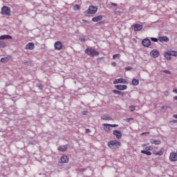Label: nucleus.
<instances>
[{"label": "nucleus", "instance_id": "nucleus-37", "mask_svg": "<svg viewBox=\"0 0 177 177\" xmlns=\"http://www.w3.org/2000/svg\"><path fill=\"white\" fill-rule=\"evenodd\" d=\"M125 70L126 71H131V70H132V67H126Z\"/></svg>", "mask_w": 177, "mask_h": 177}, {"label": "nucleus", "instance_id": "nucleus-26", "mask_svg": "<svg viewBox=\"0 0 177 177\" xmlns=\"http://www.w3.org/2000/svg\"><path fill=\"white\" fill-rule=\"evenodd\" d=\"M0 62L1 63H8V62H9V59L8 57H2Z\"/></svg>", "mask_w": 177, "mask_h": 177}, {"label": "nucleus", "instance_id": "nucleus-38", "mask_svg": "<svg viewBox=\"0 0 177 177\" xmlns=\"http://www.w3.org/2000/svg\"><path fill=\"white\" fill-rule=\"evenodd\" d=\"M82 22L84 23V24H89V23H91V22H89V21L85 20V19H82Z\"/></svg>", "mask_w": 177, "mask_h": 177}, {"label": "nucleus", "instance_id": "nucleus-17", "mask_svg": "<svg viewBox=\"0 0 177 177\" xmlns=\"http://www.w3.org/2000/svg\"><path fill=\"white\" fill-rule=\"evenodd\" d=\"M134 31H140L143 28V25L136 24L133 26Z\"/></svg>", "mask_w": 177, "mask_h": 177}, {"label": "nucleus", "instance_id": "nucleus-5", "mask_svg": "<svg viewBox=\"0 0 177 177\" xmlns=\"http://www.w3.org/2000/svg\"><path fill=\"white\" fill-rule=\"evenodd\" d=\"M1 15H3V16H10V8L4 6L1 8Z\"/></svg>", "mask_w": 177, "mask_h": 177}, {"label": "nucleus", "instance_id": "nucleus-33", "mask_svg": "<svg viewBox=\"0 0 177 177\" xmlns=\"http://www.w3.org/2000/svg\"><path fill=\"white\" fill-rule=\"evenodd\" d=\"M151 41H153V42H158V39L156 38V37H152Z\"/></svg>", "mask_w": 177, "mask_h": 177}, {"label": "nucleus", "instance_id": "nucleus-34", "mask_svg": "<svg viewBox=\"0 0 177 177\" xmlns=\"http://www.w3.org/2000/svg\"><path fill=\"white\" fill-rule=\"evenodd\" d=\"M120 54H115L113 56V59H115V57H118V59H120Z\"/></svg>", "mask_w": 177, "mask_h": 177}, {"label": "nucleus", "instance_id": "nucleus-48", "mask_svg": "<svg viewBox=\"0 0 177 177\" xmlns=\"http://www.w3.org/2000/svg\"><path fill=\"white\" fill-rule=\"evenodd\" d=\"M173 117H174V118H176V120H177V115H174Z\"/></svg>", "mask_w": 177, "mask_h": 177}, {"label": "nucleus", "instance_id": "nucleus-24", "mask_svg": "<svg viewBox=\"0 0 177 177\" xmlns=\"http://www.w3.org/2000/svg\"><path fill=\"white\" fill-rule=\"evenodd\" d=\"M113 93H115V95H121L122 96H124L125 94L118 90H113Z\"/></svg>", "mask_w": 177, "mask_h": 177}, {"label": "nucleus", "instance_id": "nucleus-18", "mask_svg": "<svg viewBox=\"0 0 177 177\" xmlns=\"http://www.w3.org/2000/svg\"><path fill=\"white\" fill-rule=\"evenodd\" d=\"M69 161V158L66 155H63L62 156H61V162L64 163V164H67V162H68Z\"/></svg>", "mask_w": 177, "mask_h": 177}, {"label": "nucleus", "instance_id": "nucleus-11", "mask_svg": "<svg viewBox=\"0 0 177 177\" xmlns=\"http://www.w3.org/2000/svg\"><path fill=\"white\" fill-rule=\"evenodd\" d=\"M26 49L29 50H34L35 49V45L32 42H29L26 46Z\"/></svg>", "mask_w": 177, "mask_h": 177}, {"label": "nucleus", "instance_id": "nucleus-21", "mask_svg": "<svg viewBox=\"0 0 177 177\" xmlns=\"http://www.w3.org/2000/svg\"><path fill=\"white\" fill-rule=\"evenodd\" d=\"M150 143H151V145H161V140H160L151 139V140H150Z\"/></svg>", "mask_w": 177, "mask_h": 177}, {"label": "nucleus", "instance_id": "nucleus-4", "mask_svg": "<svg viewBox=\"0 0 177 177\" xmlns=\"http://www.w3.org/2000/svg\"><path fill=\"white\" fill-rule=\"evenodd\" d=\"M97 12V7L94 6H90L86 11H85V13H87V15H95Z\"/></svg>", "mask_w": 177, "mask_h": 177}, {"label": "nucleus", "instance_id": "nucleus-35", "mask_svg": "<svg viewBox=\"0 0 177 177\" xmlns=\"http://www.w3.org/2000/svg\"><path fill=\"white\" fill-rule=\"evenodd\" d=\"M37 88H39V89H41V90L44 88V86H42V84H37Z\"/></svg>", "mask_w": 177, "mask_h": 177}, {"label": "nucleus", "instance_id": "nucleus-8", "mask_svg": "<svg viewBox=\"0 0 177 177\" xmlns=\"http://www.w3.org/2000/svg\"><path fill=\"white\" fill-rule=\"evenodd\" d=\"M169 161L176 162L177 161V152H171L169 155Z\"/></svg>", "mask_w": 177, "mask_h": 177}, {"label": "nucleus", "instance_id": "nucleus-39", "mask_svg": "<svg viewBox=\"0 0 177 177\" xmlns=\"http://www.w3.org/2000/svg\"><path fill=\"white\" fill-rule=\"evenodd\" d=\"M80 41H82V42H84V41H86V39H85V38H84V37H80Z\"/></svg>", "mask_w": 177, "mask_h": 177}, {"label": "nucleus", "instance_id": "nucleus-44", "mask_svg": "<svg viewBox=\"0 0 177 177\" xmlns=\"http://www.w3.org/2000/svg\"><path fill=\"white\" fill-rule=\"evenodd\" d=\"M173 92H174L175 93H177V88H174V89L173 90Z\"/></svg>", "mask_w": 177, "mask_h": 177}, {"label": "nucleus", "instance_id": "nucleus-36", "mask_svg": "<svg viewBox=\"0 0 177 177\" xmlns=\"http://www.w3.org/2000/svg\"><path fill=\"white\" fill-rule=\"evenodd\" d=\"M163 73H165V74H171V71H169L168 70H164Z\"/></svg>", "mask_w": 177, "mask_h": 177}, {"label": "nucleus", "instance_id": "nucleus-46", "mask_svg": "<svg viewBox=\"0 0 177 177\" xmlns=\"http://www.w3.org/2000/svg\"><path fill=\"white\" fill-rule=\"evenodd\" d=\"M146 133H149V132H145V133H142L141 135H146Z\"/></svg>", "mask_w": 177, "mask_h": 177}, {"label": "nucleus", "instance_id": "nucleus-20", "mask_svg": "<svg viewBox=\"0 0 177 177\" xmlns=\"http://www.w3.org/2000/svg\"><path fill=\"white\" fill-rule=\"evenodd\" d=\"M158 40L160 42H168L169 41V39L167 36L163 37H159Z\"/></svg>", "mask_w": 177, "mask_h": 177}, {"label": "nucleus", "instance_id": "nucleus-27", "mask_svg": "<svg viewBox=\"0 0 177 177\" xmlns=\"http://www.w3.org/2000/svg\"><path fill=\"white\" fill-rule=\"evenodd\" d=\"M132 84H133V85H139V80H138V79H133V80H132Z\"/></svg>", "mask_w": 177, "mask_h": 177}, {"label": "nucleus", "instance_id": "nucleus-13", "mask_svg": "<svg viewBox=\"0 0 177 177\" xmlns=\"http://www.w3.org/2000/svg\"><path fill=\"white\" fill-rule=\"evenodd\" d=\"M103 20V15H97L93 18H92V21L94 23H97V21H102Z\"/></svg>", "mask_w": 177, "mask_h": 177}, {"label": "nucleus", "instance_id": "nucleus-6", "mask_svg": "<svg viewBox=\"0 0 177 177\" xmlns=\"http://www.w3.org/2000/svg\"><path fill=\"white\" fill-rule=\"evenodd\" d=\"M151 150H153V147L148 146L145 147V150H142V154H146V156H151Z\"/></svg>", "mask_w": 177, "mask_h": 177}, {"label": "nucleus", "instance_id": "nucleus-30", "mask_svg": "<svg viewBox=\"0 0 177 177\" xmlns=\"http://www.w3.org/2000/svg\"><path fill=\"white\" fill-rule=\"evenodd\" d=\"M171 56H177V51H171L170 53Z\"/></svg>", "mask_w": 177, "mask_h": 177}, {"label": "nucleus", "instance_id": "nucleus-43", "mask_svg": "<svg viewBox=\"0 0 177 177\" xmlns=\"http://www.w3.org/2000/svg\"><path fill=\"white\" fill-rule=\"evenodd\" d=\"M88 111H86L82 113L83 115H86V114H88Z\"/></svg>", "mask_w": 177, "mask_h": 177}, {"label": "nucleus", "instance_id": "nucleus-41", "mask_svg": "<svg viewBox=\"0 0 177 177\" xmlns=\"http://www.w3.org/2000/svg\"><path fill=\"white\" fill-rule=\"evenodd\" d=\"M86 133H91V130L89 129H86Z\"/></svg>", "mask_w": 177, "mask_h": 177}, {"label": "nucleus", "instance_id": "nucleus-45", "mask_svg": "<svg viewBox=\"0 0 177 177\" xmlns=\"http://www.w3.org/2000/svg\"><path fill=\"white\" fill-rule=\"evenodd\" d=\"M165 95H166V96H168V95H169V92L166 91V92H165Z\"/></svg>", "mask_w": 177, "mask_h": 177}, {"label": "nucleus", "instance_id": "nucleus-3", "mask_svg": "<svg viewBox=\"0 0 177 177\" xmlns=\"http://www.w3.org/2000/svg\"><path fill=\"white\" fill-rule=\"evenodd\" d=\"M102 127L105 132H110L111 131V129L110 127L115 128L118 127V124H111L104 123L102 124Z\"/></svg>", "mask_w": 177, "mask_h": 177}, {"label": "nucleus", "instance_id": "nucleus-49", "mask_svg": "<svg viewBox=\"0 0 177 177\" xmlns=\"http://www.w3.org/2000/svg\"><path fill=\"white\" fill-rule=\"evenodd\" d=\"M174 100H177V96L174 97Z\"/></svg>", "mask_w": 177, "mask_h": 177}, {"label": "nucleus", "instance_id": "nucleus-15", "mask_svg": "<svg viewBox=\"0 0 177 177\" xmlns=\"http://www.w3.org/2000/svg\"><path fill=\"white\" fill-rule=\"evenodd\" d=\"M113 84H127V80L122 78L115 79L113 81Z\"/></svg>", "mask_w": 177, "mask_h": 177}, {"label": "nucleus", "instance_id": "nucleus-22", "mask_svg": "<svg viewBox=\"0 0 177 177\" xmlns=\"http://www.w3.org/2000/svg\"><path fill=\"white\" fill-rule=\"evenodd\" d=\"M2 39H12V36L9 35H3L0 36V40Z\"/></svg>", "mask_w": 177, "mask_h": 177}, {"label": "nucleus", "instance_id": "nucleus-9", "mask_svg": "<svg viewBox=\"0 0 177 177\" xmlns=\"http://www.w3.org/2000/svg\"><path fill=\"white\" fill-rule=\"evenodd\" d=\"M150 55L151 57H153V59H156L160 56V52L157 50H153L150 52Z\"/></svg>", "mask_w": 177, "mask_h": 177}, {"label": "nucleus", "instance_id": "nucleus-47", "mask_svg": "<svg viewBox=\"0 0 177 177\" xmlns=\"http://www.w3.org/2000/svg\"><path fill=\"white\" fill-rule=\"evenodd\" d=\"M162 109H167V106H162Z\"/></svg>", "mask_w": 177, "mask_h": 177}, {"label": "nucleus", "instance_id": "nucleus-32", "mask_svg": "<svg viewBox=\"0 0 177 177\" xmlns=\"http://www.w3.org/2000/svg\"><path fill=\"white\" fill-rule=\"evenodd\" d=\"M125 121H127V122H131V121H133V118H127L125 120Z\"/></svg>", "mask_w": 177, "mask_h": 177}, {"label": "nucleus", "instance_id": "nucleus-40", "mask_svg": "<svg viewBox=\"0 0 177 177\" xmlns=\"http://www.w3.org/2000/svg\"><path fill=\"white\" fill-rule=\"evenodd\" d=\"M111 66H113V67H115V66H117V63H115V62H112V63H111Z\"/></svg>", "mask_w": 177, "mask_h": 177}, {"label": "nucleus", "instance_id": "nucleus-14", "mask_svg": "<svg viewBox=\"0 0 177 177\" xmlns=\"http://www.w3.org/2000/svg\"><path fill=\"white\" fill-rule=\"evenodd\" d=\"M115 88L118 89V91H125V89L128 88V86L119 84V85H115Z\"/></svg>", "mask_w": 177, "mask_h": 177}, {"label": "nucleus", "instance_id": "nucleus-42", "mask_svg": "<svg viewBox=\"0 0 177 177\" xmlns=\"http://www.w3.org/2000/svg\"><path fill=\"white\" fill-rule=\"evenodd\" d=\"M111 5L112 6H118L117 3H111Z\"/></svg>", "mask_w": 177, "mask_h": 177}, {"label": "nucleus", "instance_id": "nucleus-2", "mask_svg": "<svg viewBox=\"0 0 177 177\" xmlns=\"http://www.w3.org/2000/svg\"><path fill=\"white\" fill-rule=\"evenodd\" d=\"M108 147L110 149H115L117 147H121V142L117 140H113L108 142Z\"/></svg>", "mask_w": 177, "mask_h": 177}, {"label": "nucleus", "instance_id": "nucleus-7", "mask_svg": "<svg viewBox=\"0 0 177 177\" xmlns=\"http://www.w3.org/2000/svg\"><path fill=\"white\" fill-rule=\"evenodd\" d=\"M55 50H62L63 49V44L60 41H57L54 44Z\"/></svg>", "mask_w": 177, "mask_h": 177}, {"label": "nucleus", "instance_id": "nucleus-23", "mask_svg": "<svg viewBox=\"0 0 177 177\" xmlns=\"http://www.w3.org/2000/svg\"><path fill=\"white\" fill-rule=\"evenodd\" d=\"M153 154H154L155 156H162L164 154V153L162 152V151H157L156 150H153Z\"/></svg>", "mask_w": 177, "mask_h": 177}, {"label": "nucleus", "instance_id": "nucleus-16", "mask_svg": "<svg viewBox=\"0 0 177 177\" xmlns=\"http://www.w3.org/2000/svg\"><path fill=\"white\" fill-rule=\"evenodd\" d=\"M67 149H68V145H61L57 147L59 151H67Z\"/></svg>", "mask_w": 177, "mask_h": 177}, {"label": "nucleus", "instance_id": "nucleus-1", "mask_svg": "<svg viewBox=\"0 0 177 177\" xmlns=\"http://www.w3.org/2000/svg\"><path fill=\"white\" fill-rule=\"evenodd\" d=\"M84 52L86 55L90 56V57H95L100 55L99 52L92 47H87Z\"/></svg>", "mask_w": 177, "mask_h": 177}, {"label": "nucleus", "instance_id": "nucleus-19", "mask_svg": "<svg viewBox=\"0 0 177 177\" xmlns=\"http://www.w3.org/2000/svg\"><path fill=\"white\" fill-rule=\"evenodd\" d=\"M101 120H104L105 121H113V119L109 115H102L101 116Z\"/></svg>", "mask_w": 177, "mask_h": 177}, {"label": "nucleus", "instance_id": "nucleus-10", "mask_svg": "<svg viewBox=\"0 0 177 177\" xmlns=\"http://www.w3.org/2000/svg\"><path fill=\"white\" fill-rule=\"evenodd\" d=\"M113 135H114L117 139H121V138H122V133L120 130H114L113 131Z\"/></svg>", "mask_w": 177, "mask_h": 177}, {"label": "nucleus", "instance_id": "nucleus-28", "mask_svg": "<svg viewBox=\"0 0 177 177\" xmlns=\"http://www.w3.org/2000/svg\"><path fill=\"white\" fill-rule=\"evenodd\" d=\"M6 46V43L3 41H0V48H5Z\"/></svg>", "mask_w": 177, "mask_h": 177}, {"label": "nucleus", "instance_id": "nucleus-31", "mask_svg": "<svg viewBox=\"0 0 177 177\" xmlns=\"http://www.w3.org/2000/svg\"><path fill=\"white\" fill-rule=\"evenodd\" d=\"M130 111H135V106L131 105L129 107Z\"/></svg>", "mask_w": 177, "mask_h": 177}, {"label": "nucleus", "instance_id": "nucleus-12", "mask_svg": "<svg viewBox=\"0 0 177 177\" xmlns=\"http://www.w3.org/2000/svg\"><path fill=\"white\" fill-rule=\"evenodd\" d=\"M142 44L143 45V46L147 47V46H150L151 45V41L149 39H144L142 41Z\"/></svg>", "mask_w": 177, "mask_h": 177}, {"label": "nucleus", "instance_id": "nucleus-29", "mask_svg": "<svg viewBox=\"0 0 177 177\" xmlns=\"http://www.w3.org/2000/svg\"><path fill=\"white\" fill-rule=\"evenodd\" d=\"M73 9H74V10H80V5L74 6Z\"/></svg>", "mask_w": 177, "mask_h": 177}, {"label": "nucleus", "instance_id": "nucleus-25", "mask_svg": "<svg viewBox=\"0 0 177 177\" xmlns=\"http://www.w3.org/2000/svg\"><path fill=\"white\" fill-rule=\"evenodd\" d=\"M165 57L167 59V60H171V54L170 53H165Z\"/></svg>", "mask_w": 177, "mask_h": 177}]
</instances>
